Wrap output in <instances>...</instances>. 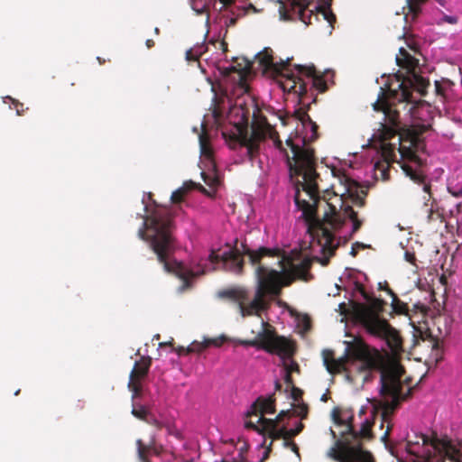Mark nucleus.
I'll return each mask as SVG.
<instances>
[{
    "label": "nucleus",
    "instance_id": "obj_28",
    "mask_svg": "<svg viewBox=\"0 0 462 462\" xmlns=\"http://www.w3.org/2000/svg\"><path fill=\"white\" fill-rule=\"evenodd\" d=\"M321 263L323 265H326L328 263V259H322Z\"/></svg>",
    "mask_w": 462,
    "mask_h": 462
},
{
    "label": "nucleus",
    "instance_id": "obj_3",
    "mask_svg": "<svg viewBox=\"0 0 462 462\" xmlns=\"http://www.w3.org/2000/svg\"><path fill=\"white\" fill-rule=\"evenodd\" d=\"M142 203L145 216H141L143 224L138 235L152 249L165 272L183 282L181 291L189 286L192 277L215 269L220 263L235 273L242 272L243 260L232 245L226 243L224 248L212 249L207 258L198 260L176 237L171 209L158 205L150 192L143 194Z\"/></svg>",
    "mask_w": 462,
    "mask_h": 462
},
{
    "label": "nucleus",
    "instance_id": "obj_18",
    "mask_svg": "<svg viewBox=\"0 0 462 462\" xmlns=\"http://www.w3.org/2000/svg\"><path fill=\"white\" fill-rule=\"evenodd\" d=\"M3 102L5 104H8L9 105V107L12 109L13 108V106H19L20 105V102L14 98H13L12 97L10 96H5V97H3Z\"/></svg>",
    "mask_w": 462,
    "mask_h": 462
},
{
    "label": "nucleus",
    "instance_id": "obj_19",
    "mask_svg": "<svg viewBox=\"0 0 462 462\" xmlns=\"http://www.w3.org/2000/svg\"><path fill=\"white\" fill-rule=\"evenodd\" d=\"M404 258L407 262H409L412 264H415L416 258H415V255L413 253H411L410 251H406L404 254Z\"/></svg>",
    "mask_w": 462,
    "mask_h": 462
},
{
    "label": "nucleus",
    "instance_id": "obj_12",
    "mask_svg": "<svg viewBox=\"0 0 462 462\" xmlns=\"http://www.w3.org/2000/svg\"><path fill=\"white\" fill-rule=\"evenodd\" d=\"M225 451L231 462H262L268 456V451L264 450L263 458L254 460L250 455L249 443L244 437H239L236 439H231L226 444Z\"/></svg>",
    "mask_w": 462,
    "mask_h": 462
},
{
    "label": "nucleus",
    "instance_id": "obj_21",
    "mask_svg": "<svg viewBox=\"0 0 462 462\" xmlns=\"http://www.w3.org/2000/svg\"><path fill=\"white\" fill-rule=\"evenodd\" d=\"M416 2L417 0H409L410 10L414 14L419 12V6Z\"/></svg>",
    "mask_w": 462,
    "mask_h": 462
},
{
    "label": "nucleus",
    "instance_id": "obj_15",
    "mask_svg": "<svg viewBox=\"0 0 462 462\" xmlns=\"http://www.w3.org/2000/svg\"><path fill=\"white\" fill-rule=\"evenodd\" d=\"M206 51L207 46L204 43L195 45L186 51V59L188 60H197Z\"/></svg>",
    "mask_w": 462,
    "mask_h": 462
},
{
    "label": "nucleus",
    "instance_id": "obj_9",
    "mask_svg": "<svg viewBox=\"0 0 462 462\" xmlns=\"http://www.w3.org/2000/svg\"><path fill=\"white\" fill-rule=\"evenodd\" d=\"M167 431L169 437L176 439L180 445L173 447L172 452L166 453L154 441L147 446L138 439L137 452L141 462H193L197 457V444L186 442L183 431L176 425L168 426Z\"/></svg>",
    "mask_w": 462,
    "mask_h": 462
},
{
    "label": "nucleus",
    "instance_id": "obj_33",
    "mask_svg": "<svg viewBox=\"0 0 462 462\" xmlns=\"http://www.w3.org/2000/svg\"><path fill=\"white\" fill-rule=\"evenodd\" d=\"M159 337H160V336H159V335L154 336V338H155V339H159Z\"/></svg>",
    "mask_w": 462,
    "mask_h": 462
},
{
    "label": "nucleus",
    "instance_id": "obj_13",
    "mask_svg": "<svg viewBox=\"0 0 462 462\" xmlns=\"http://www.w3.org/2000/svg\"><path fill=\"white\" fill-rule=\"evenodd\" d=\"M225 341V337L218 338H204L203 341H193L189 346H181L178 349V355L189 354V353H201L204 349L210 346H219Z\"/></svg>",
    "mask_w": 462,
    "mask_h": 462
},
{
    "label": "nucleus",
    "instance_id": "obj_17",
    "mask_svg": "<svg viewBox=\"0 0 462 462\" xmlns=\"http://www.w3.org/2000/svg\"><path fill=\"white\" fill-rule=\"evenodd\" d=\"M458 21V18L455 15H448V14H444L441 19H440V22L442 23H448L449 24H456Z\"/></svg>",
    "mask_w": 462,
    "mask_h": 462
},
{
    "label": "nucleus",
    "instance_id": "obj_22",
    "mask_svg": "<svg viewBox=\"0 0 462 462\" xmlns=\"http://www.w3.org/2000/svg\"><path fill=\"white\" fill-rule=\"evenodd\" d=\"M13 108H14L16 110V114L18 116H21L23 115V105L22 103H20L19 106H13Z\"/></svg>",
    "mask_w": 462,
    "mask_h": 462
},
{
    "label": "nucleus",
    "instance_id": "obj_31",
    "mask_svg": "<svg viewBox=\"0 0 462 462\" xmlns=\"http://www.w3.org/2000/svg\"><path fill=\"white\" fill-rule=\"evenodd\" d=\"M321 401L322 402H326L327 401V395L326 394H323L322 397H321Z\"/></svg>",
    "mask_w": 462,
    "mask_h": 462
},
{
    "label": "nucleus",
    "instance_id": "obj_35",
    "mask_svg": "<svg viewBox=\"0 0 462 462\" xmlns=\"http://www.w3.org/2000/svg\"><path fill=\"white\" fill-rule=\"evenodd\" d=\"M369 462H372V456L370 455V461Z\"/></svg>",
    "mask_w": 462,
    "mask_h": 462
},
{
    "label": "nucleus",
    "instance_id": "obj_29",
    "mask_svg": "<svg viewBox=\"0 0 462 462\" xmlns=\"http://www.w3.org/2000/svg\"><path fill=\"white\" fill-rule=\"evenodd\" d=\"M256 447H257V448H263V441H262V440H261V441H259V442L257 443Z\"/></svg>",
    "mask_w": 462,
    "mask_h": 462
},
{
    "label": "nucleus",
    "instance_id": "obj_5",
    "mask_svg": "<svg viewBox=\"0 0 462 462\" xmlns=\"http://www.w3.org/2000/svg\"><path fill=\"white\" fill-rule=\"evenodd\" d=\"M255 62H258L256 69H261L263 74L274 79L280 78L283 91L291 92L298 97L307 93L309 86L320 92L326 91L334 77L333 71L326 70L321 74L314 66H292L289 58L277 60L270 49L258 52L255 55Z\"/></svg>",
    "mask_w": 462,
    "mask_h": 462
},
{
    "label": "nucleus",
    "instance_id": "obj_4",
    "mask_svg": "<svg viewBox=\"0 0 462 462\" xmlns=\"http://www.w3.org/2000/svg\"><path fill=\"white\" fill-rule=\"evenodd\" d=\"M374 410V405H364L360 408L359 429L353 423L354 413L351 409L333 410L332 418L337 430H330L335 443L328 450L329 457L337 462L370 461V453L362 448L361 439L371 437Z\"/></svg>",
    "mask_w": 462,
    "mask_h": 462
},
{
    "label": "nucleus",
    "instance_id": "obj_7",
    "mask_svg": "<svg viewBox=\"0 0 462 462\" xmlns=\"http://www.w3.org/2000/svg\"><path fill=\"white\" fill-rule=\"evenodd\" d=\"M366 275L357 270L346 268L340 276V284L336 283L333 291L328 295L336 296L343 289L350 295L349 300L355 301L356 298L363 300L365 304L355 303L358 320L369 330L370 333L379 337L386 336L391 329L385 323H382L372 312L376 307V300L365 289Z\"/></svg>",
    "mask_w": 462,
    "mask_h": 462
},
{
    "label": "nucleus",
    "instance_id": "obj_14",
    "mask_svg": "<svg viewBox=\"0 0 462 462\" xmlns=\"http://www.w3.org/2000/svg\"><path fill=\"white\" fill-rule=\"evenodd\" d=\"M323 364L326 366L329 374H336L341 372L344 365L340 361L335 360L333 353L328 350H324L323 353Z\"/></svg>",
    "mask_w": 462,
    "mask_h": 462
},
{
    "label": "nucleus",
    "instance_id": "obj_34",
    "mask_svg": "<svg viewBox=\"0 0 462 462\" xmlns=\"http://www.w3.org/2000/svg\"><path fill=\"white\" fill-rule=\"evenodd\" d=\"M155 32L158 33L159 32V29L158 28H155Z\"/></svg>",
    "mask_w": 462,
    "mask_h": 462
},
{
    "label": "nucleus",
    "instance_id": "obj_6",
    "mask_svg": "<svg viewBox=\"0 0 462 462\" xmlns=\"http://www.w3.org/2000/svg\"><path fill=\"white\" fill-rule=\"evenodd\" d=\"M273 412L274 406L271 400L258 398L247 411V419L245 421V428L256 431L262 439L265 435L273 439H281L282 446L291 448L299 457L297 445L291 439L302 430V423L295 420L293 427H289L283 422V418L286 416L284 411H282L275 420L264 417L265 414H273Z\"/></svg>",
    "mask_w": 462,
    "mask_h": 462
},
{
    "label": "nucleus",
    "instance_id": "obj_20",
    "mask_svg": "<svg viewBox=\"0 0 462 462\" xmlns=\"http://www.w3.org/2000/svg\"><path fill=\"white\" fill-rule=\"evenodd\" d=\"M378 286H379V289H380V290H384V291H387L391 296H393V300H395V299H396V296L394 295V293L393 292V291L387 287V283H386V282H384V283H383V282H379V283H378Z\"/></svg>",
    "mask_w": 462,
    "mask_h": 462
},
{
    "label": "nucleus",
    "instance_id": "obj_32",
    "mask_svg": "<svg viewBox=\"0 0 462 462\" xmlns=\"http://www.w3.org/2000/svg\"><path fill=\"white\" fill-rule=\"evenodd\" d=\"M388 433H389V430H387L385 431L384 436L383 437V439L386 438V436L388 435Z\"/></svg>",
    "mask_w": 462,
    "mask_h": 462
},
{
    "label": "nucleus",
    "instance_id": "obj_24",
    "mask_svg": "<svg viewBox=\"0 0 462 462\" xmlns=\"http://www.w3.org/2000/svg\"><path fill=\"white\" fill-rule=\"evenodd\" d=\"M356 247H364V245L359 244V243H356V245H353L352 249H351V254L352 255H356Z\"/></svg>",
    "mask_w": 462,
    "mask_h": 462
},
{
    "label": "nucleus",
    "instance_id": "obj_10",
    "mask_svg": "<svg viewBox=\"0 0 462 462\" xmlns=\"http://www.w3.org/2000/svg\"><path fill=\"white\" fill-rule=\"evenodd\" d=\"M427 438L420 436L416 443L408 441V450L411 453L425 454L432 462H462L461 454L448 439H436L430 445Z\"/></svg>",
    "mask_w": 462,
    "mask_h": 462
},
{
    "label": "nucleus",
    "instance_id": "obj_16",
    "mask_svg": "<svg viewBox=\"0 0 462 462\" xmlns=\"http://www.w3.org/2000/svg\"><path fill=\"white\" fill-rule=\"evenodd\" d=\"M448 192L451 193L454 197L459 198L462 196V181L457 183H453L452 181L448 184Z\"/></svg>",
    "mask_w": 462,
    "mask_h": 462
},
{
    "label": "nucleus",
    "instance_id": "obj_11",
    "mask_svg": "<svg viewBox=\"0 0 462 462\" xmlns=\"http://www.w3.org/2000/svg\"><path fill=\"white\" fill-rule=\"evenodd\" d=\"M151 365V357H143L142 360L136 361L130 374L128 387L132 392L133 409L132 414L139 419L147 420L149 411L143 405L138 403L137 399L142 393L141 380L144 378Z\"/></svg>",
    "mask_w": 462,
    "mask_h": 462
},
{
    "label": "nucleus",
    "instance_id": "obj_27",
    "mask_svg": "<svg viewBox=\"0 0 462 462\" xmlns=\"http://www.w3.org/2000/svg\"><path fill=\"white\" fill-rule=\"evenodd\" d=\"M166 346H168L167 343H160L159 344L160 348L166 347Z\"/></svg>",
    "mask_w": 462,
    "mask_h": 462
},
{
    "label": "nucleus",
    "instance_id": "obj_2",
    "mask_svg": "<svg viewBox=\"0 0 462 462\" xmlns=\"http://www.w3.org/2000/svg\"><path fill=\"white\" fill-rule=\"evenodd\" d=\"M263 224V244L257 247L245 245L255 279V290L233 288L220 292V296L234 300L243 317L256 315L261 328L254 340L236 339L237 345L255 346L279 356L283 378L291 382V373L298 370L291 358L293 346L285 337L276 336L269 322H284L285 317H293V310L277 299L282 287L293 280L309 279V260L297 247L289 248V226L277 210H269L262 219Z\"/></svg>",
    "mask_w": 462,
    "mask_h": 462
},
{
    "label": "nucleus",
    "instance_id": "obj_8",
    "mask_svg": "<svg viewBox=\"0 0 462 462\" xmlns=\"http://www.w3.org/2000/svg\"><path fill=\"white\" fill-rule=\"evenodd\" d=\"M357 367V377L363 383V389H368L370 384H375L376 391L382 397H389L393 401L404 398L402 379L404 369L399 364H386L377 358H364L358 361Z\"/></svg>",
    "mask_w": 462,
    "mask_h": 462
},
{
    "label": "nucleus",
    "instance_id": "obj_26",
    "mask_svg": "<svg viewBox=\"0 0 462 462\" xmlns=\"http://www.w3.org/2000/svg\"><path fill=\"white\" fill-rule=\"evenodd\" d=\"M146 45H147L148 48H151L153 45V42L152 40H147L146 41Z\"/></svg>",
    "mask_w": 462,
    "mask_h": 462
},
{
    "label": "nucleus",
    "instance_id": "obj_25",
    "mask_svg": "<svg viewBox=\"0 0 462 462\" xmlns=\"http://www.w3.org/2000/svg\"><path fill=\"white\" fill-rule=\"evenodd\" d=\"M338 307H339V309H340V310H341V314H346V304H345L344 302H343V303H340V304L338 305Z\"/></svg>",
    "mask_w": 462,
    "mask_h": 462
},
{
    "label": "nucleus",
    "instance_id": "obj_1",
    "mask_svg": "<svg viewBox=\"0 0 462 462\" xmlns=\"http://www.w3.org/2000/svg\"><path fill=\"white\" fill-rule=\"evenodd\" d=\"M402 57H396L399 66L409 69L408 76L393 75L388 78L385 88L380 87L375 111H382L383 122L369 139L367 147L350 158L326 160L325 164L335 182L330 189L319 195L321 180L311 149L306 144L316 139L317 125L306 113L298 117L296 136L286 141L291 156L282 147L274 127L258 109L249 92L247 77L251 65L241 62V162L257 164L263 175L284 173L292 185V193L299 219L317 239L321 251L332 255L335 249L346 243L356 233L363 220L353 207H363L366 190L360 182L368 177L388 179L389 164H401L406 176L423 185L430 193L419 168L417 152L423 149L420 134L431 127L434 110L431 106L413 96L422 97L430 86L429 79L411 69L414 59L403 49Z\"/></svg>",
    "mask_w": 462,
    "mask_h": 462
},
{
    "label": "nucleus",
    "instance_id": "obj_23",
    "mask_svg": "<svg viewBox=\"0 0 462 462\" xmlns=\"http://www.w3.org/2000/svg\"><path fill=\"white\" fill-rule=\"evenodd\" d=\"M247 208L249 209V212L247 214V218L251 219L252 218V215L254 214V209H253L251 202L249 200L247 202Z\"/></svg>",
    "mask_w": 462,
    "mask_h": 462
},
{
    "label": "nucleus",
    "instance_id": "obj_30",
    "mask_svg": "<svg viewBox=\"0 0 462 462\" xmlns=\"http://www.w3.org/2000/svg\"><path fill=\"white\" fill-rule=\"evenodd\" d=\"M309 326H310L309 321L306 319L305 324H304L305 328L308 329Z\"/></svg>",
    "mask_w": 462,
    "mask_h": 462
}]
</instances>
